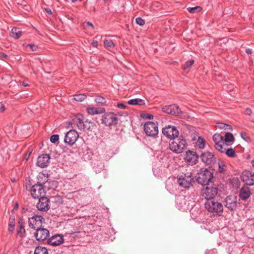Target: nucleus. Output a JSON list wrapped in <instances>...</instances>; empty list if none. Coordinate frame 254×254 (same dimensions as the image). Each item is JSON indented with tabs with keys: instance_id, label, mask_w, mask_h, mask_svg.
Instances as JSON below:
<instances>
[{
	"instance_id": "nucleus-25",
	"label": "nucleus",
	"mask_w": 254,
	"mask_h": 254,
	"mask_svg": "<svg viewBox=\"0 0 254 254\" xmlns=\"http://www.w3.org/2000/svg\"><path fill=\"white\" fill-rule=\"evenodd\" d=\"M37 180L38 181L36 184H39L42 186H44L48 182V176H46L43 173H40L37 177Z\"/></svg>"
},
{
	"instance_id": "nucleus-22",
	"label": "nucleus",
	"mask_w": 254,
	"mask_h": 254,
	"mask_svg": "<svg viewBox=\"0 0 254 254\" xmlns=\"http://www.w3.org/2000/svg\"><path fill=\"white\" fill-rule=\"evenodd\" d=\"M251 193L250 188L244 186L240 190L239 196L242 200H245L250 196Z\"/></svg>"
},
{
	"instance_id": "nucleus-54",
	"label": "nucleus",
	"mask_w": 254,
	"mask_h": 254,
	"mask_svg": "<svg viewBox=\"0 0 254 254\" xmlns=\"http://www.w3.org/2000/svg\"><path fill=\"white\" fill-rule=\"evenodd\" d=\"M0 106H0V111L1 112H3L5 110V106H4V105L3 104H2L1 103H0Z\"/></svg>"
},
{
	"instance_id": "nucleus-28",
	"label": "nucleus",
	"mask_w": 254,
	"mask_h": 254,
	"mask_svg": "<svg viewBox=\"0 0 254 254\" xmlns=\"http://www.w3.org/2000/svg\"><path fill=\"white\" fill-rule=\"evenodd\" d=\"M21 31L16 27H14L11 29L10 36L14 39H18L21 36Z\"/></svg>"
},
{
	"instance_id": "nucleus-63",
	"label": "nucleus",
	"mask_w": 254,
	"mask_h": 254,
	"mask_svg": "<svg viewBox=\"0 0 254 254\" xmlns=\"http://www.w3.org/2000/svg\"><path fill=\"white\" fill-rule=\"evenodd\" d=\"M77 0H71V1H72V2H76Z\"/></svg>"
},
{
	"instance_id": "nucleus-60",
	"label": "nucleus",
	"mask_w": 254,
	"mask_h": 254,
	"mask_svg": "<svg viewBox=\"0 0 254 254\" xmlns=\"http://www.w3.org/2000/svg\"><path fill=\"white\" fill-rule=\"evenodd\" d=\"M18 203H16L15 204V205H14V207L13 209L12 210V211H13L14 210H15V209H18Z\"/></svg>"
},
{
	"instance_id": "nucleus-7",
	"label": "nucleus",
	"mask_w": 254,
	"mask_h": 254,
	"mask_svg": "<svg viewBox=\"0 0 254 254\" xmlns=\"http://www.w3.org/2000/svg\"><path fill=\"white\" fill-rule=\"evenodd\" d=\"M239 204L237 196L232 195L227 196L223 201V205L230 211L235 210Z\"/></svg>"
},
{
	"instance_id": "nucleus-10",
	"label": "nucleus",
	"mask_w": 254,
	"mask_h": 254,
	"mask_svg": "<svg viewBox=\"0 0 254 254\" xmlns=\"http://www.w3.org/2000/svg\"><path fill=\"white\" fill-rule=\"evenodd\" d=\"M162 133L166 137L173 140L178 137L179 134L176 127L173 126H168L163 128Z\"/></svg>"
},
{
	"instance_id": "nucleus-4",
	"label": "nucleus",
	"mask_w": 254,
	"mask_h": 254,
	"mask_svg": "<svg viewBox=\"0 0 254 254\" xmlns=\"http://www.w3.org/2000/svg\"><path fill=\"white\" fill-rule=\"evenodd\" d=\"M213 177V174L207 169H201L197 174L196 181L202 186L209 185Z\"/></svg>"
},
{
	"instance_id": "nucleus-1",
	"label": "nucleus",
	"mask_w": 254,
	"mask_h": 254,
	"mask_svg": "<svg viewBox=\"0 0 254 254\" xmlns=\"http://www.w3.org/2000/svg\"><path fill=\"white\" fill-rule=\"evenodd\" d=\"M177 180L179 185L185 189H189L194 183V178L190 172L183 173L178 175Z\"/></svg>"
},
{
	"instance_id": "nucleus-53",
	"label": "nucleus",
	"mask_w": 254,
	"mask_h": 254,
	"mask_svg": "<svg viewBox=\"0 0 254 254\" xmlns=\"http://www.w3.org/2000/svg\"><path fill=\"white\" fill-rule=\"evenodd\" d=\"M91 44L94 47H97L98 43V41L96 40H93L92 42L91 43Z\"/></svg>"
},
{
	"instance_id": "nucleus-23",
	"label": "nucleus",
	"mask_w": 254,
	"mask_h": 254,
	"mask_svg": "<svg viewBox=\"0 0 254 254\" xmlns=\"http://www.w3.org/2000/svg\"><path fill=\"white\" fill-rule=\"evenodd\" d=\"M73 123H75L78 128L80 130L89 129V127L87 126L88 120L83 122L81 119L78 118L73 120Z\"/></svg>"
},
{
	"instance_id": "nucleus-14",
	"label": "nucleus",
	"mask_w": 254,
	"mask_h": 254,
	"mask_svg": "<svg viewBox=\"0 0 254 254\" xmlns=\"http://www.w3.org/2000/svg\"><path fill=\"white\" fill-rule=\"evenodd\" d=\"M199 155L194 151L188 150L186 152L185 161L190 165L196 164L198 161Z\"/></svg>"
},
{
	"instance_id": "nucleus-56",
	"label": "nucleus",
	"mask_w": 254,
	"mask_h": 254,
	"mask_svg": "<svg viewBox=\"0 0 254 254\" xmlns=\"http://www.w3.org/2000/svg\"><path fill=\"white\" fill-rule=\"evenodd\" d=\"M94 123L91 121H88L87 126L89 127V129L91 127L93 126Z\"/></svg>"
},
{
	"instance_id": "nucleus-44",
	"label": "nucleus",
	"mask_w": 254,
	"mask_h": 254,
	"mask_svg": "<svg viewBox=\"0 0 254 254\" xmlns=\"http://www.w3.org/2000/svg\"><path fill=\"white\" fill-rule=\"evenodd\" d=\"M135 21H136V23L140 25V26H143L145 24V21L144 19H142L140 17H137L136 19H135Z\"/></svg>"
},
{
	"instance_id": "nucleus-3",
	"label": "nucleus",
	"mask_w": 254,
	"mask_h": 254,
	"mask_svg": "<svg viewBox=\"0 0 254 254\" xmlns=\"http://www.w3.org/2000/svg\"><path fill=\"white\" fill-rule=\"evenodd\" d=\"M187 146L186 140L182 136L179 137L176 140H173L169 144L170 149L177 153H182Z\"/></svg>"
},
{
	"instance_id": "nucleus-35",
	"label": "nucleus",
	"mask_w": 254,
	"mask_h": 254,
	"mask_svg": "<svg viewBox=\"0 0 254 254\" xmlns=\"http://www.w3.org/2000/svg\"><path fill=\"white\" fill-rule=\"evenodd\" d=\"M95 102L99 104L103 105L107 102V100L103 97L100 96H97L94 99Z\"/></svg>"
},
{
	"instance_id": "nucleus-34",
	"label": "nucleus",
	"mask_w": 254,
	"mask_h": 254,
	"mask_svg": "<svg viewBox=\"0 0 254 254\" xmlns=\"http://www.w3.org/2000/svg\"><path fill=\"white\" fill-rule=\"evenodd\" d=\"M224 140L225 142H233L235 140V138L232 133L227 132L225 135Z\"/></svg>"
},
{
	"instance_id": "nucleus-39",
	"label": "nucleus",
	"mask_w": 254,
	"mask_h": 254,
	"mask_svg": "<svg viewBox=\"0 0 254 254\" xmlns=\"http://www.w3.org/2000/svg\"><path fill=\"white\" fill-rule=\"evenodd\" d=\"M202 9V8L200 6H196L193 7H189L188 8V10L191 13H195L197 12H199Z\"/></svg>"
},
{
	"instance_id": "nucleus-29",
	"label": "nucleus",
	"mask_w": 254,
	"mask_h": 254,
	"mask_svg": "<svg viewBox=\"0 0 254 254\" xmlns=\"http://www.w3.org/2000/svg\"><path fill=\"white\" fill-rule=\"evenodd\" d=\"M195 143L199 148H204L205 146V140L202 137L198 136L196 141Z\"/></svg>"
},
{
	"instance_id": "nucleus-37",
	"label": "nucleus",
	"mask_w": 254,
	"mask_h": 254,
	"mask_svg": "<svg viewBox=\"0 0 254 254\" xmlns=\"http://www.w3.org/2000/svg\"><path fill=\"white\" fill-rule=\"evenodd\" d=\"M228 157H235L236 156V152L235 150L233 148H228L226 149L225 152H224Z\"/></svg>"
},
{
	"instance_id": "nucleus-59",
	"label": "nucleus",
	"mask_w": 254,
	"mask_h": 254,
	"mask_svg": "<svg viewBox=\"0 0 254 254\" xmlns=\"http://www.w3.org/2000/svg\"><path fill=\"white\" fill-rule=\"evenodd\" d=\"M86 25L87 26H89L91 27L92 28H93V29L94 28L93 25L91 22H86Z\"/></svg>"
},
{
	"instance_id": "nucleus-45",
	"label": "nucleus",
	"mask_w": 254,
	"mask_h": 254,
	"mask_svg": "<svg viewBox=\"0 0 254 254\" xmlns=\"http://www.w3.org/2000/svg\"><path fill=\"white\" fill-rule=\"evenodd\" d=\"M141 117H142L143 119H149L151 120L153 119V115L152 114H144L141 115Z\"/></svg>"
},
{
	"instance_id": "nucleus-18",
	"label": "nucleus",
	"mask_w": 254,
	"mask_h": 254,
	"mask_svg": "<svg viewBox=\"0 0 254 254\" xmlns=\"http://www.w3.org/2000/svg\"><path fill=\"white\" fill-rule=\"evenodd\" d=\"M50 156L48 154H43L37 160V164L41 168L47 167L50 164Z\"/></svg>"
},
{
	"instance_id": "nucleus-41",
	"label": "nucleus",
	"mask_w": 254,
	"mask_h": 254,
	"mask_svg": "<svg viewBox=\"0 0 254 254\" xmlns=\"http://www.w3.org/2000/svg\"><path fill=\"white\" fill-rule=\"evenodd\" d=\"M194 63V61L193 60H190V61H187L186 64L183 67V68L184 69H186L187 68H190L193 65V64Z\"/></svg>"
},
{
	"instance_id": "nucleus-42",
	"label": "nucleus",
	"mask_w": 254,
	"mask_h": 254,
	"mask_svg": "<svg viewBox=\"0 0 254 254\" xmlns=\"http://www.w3.org/2000/svg\"><path fill=\"white\" fill-rule=\"evenodd\" d=\"M241 136L246 141H247L248 142L250 141L251 139H250V137L248 135V134L246 132H242L241 133Z\"/></svg>"
},
{
	"instance_id": "nucleus-5",
	"label": "nucleus",
	"mask_w": 254,
	"mask_h": 254,
	"mask_svg": "<svg viewBox=\"0 0 254 254\" xmlns=\"http://www.w3.org/2000/svg\"><path fill=\"white\" fill-rule=\"evenodd\" d=\"M102 123L107 127L116 126L118 123V118L113 113H104L102 116Z\"/></svg>"
},
{
	"instance_id": "nucleus-26",
	"label": "nucleus",
	"mask_w": 254,
	"mask_h": 254,
	"mask_svg": "<svg viewBox=\"0 0 254 254\" xmlns=\"http://www.w3.org/2000/svg\"><path fill=\"white\" fill-rule=\"evenodd\" d=\"M19 227L17 229L16 235L17 236L23 238L26 236V231L23 224L22 222H19Z\"/></svg>"
},
{
	"instance_id": "nucleus-33",
	"label": "nucleus",
	"mask_w": 254,
	"mask_h": 254,
	"mask_svg": "<svg viewBox=\"0 0 254 254\" xmlns=\"http://www.w3.org/2000/svg\"><path fill=\"white\" fill-rule=\"evenodd\" d=\"M213 140L215 142V144L216 143H224L223 142L224 140L223 136L219 133H215L213 135Z\"/></svg>"
},
{
	"instance_id": "nucleus-51",
	"label": "nucleus",
	"mask_w": 254,
	"mask_h": 254,
	"mask_svg": "<svg viewBox=\"0 0 254 254\" xmlns=\"http://www.w3.org/2000/svg\"><path fill=\"white\" fill-rule=\"evenodd\" d=\"M245 114L250 116L252 114V111L251 109L248 108L245 110Z\"/></svg>"
},
{
	"instance_id": "nucleus-43",
	"label": "nucleus",
	"mask_w": 254,
	"mask_h": 254,
	"mask_svg": "<svg viewBox=\"0 0 254 254\" xmlns=\"http://www.w3.org/2000/svg\"><path fill=\"white\" fill-rule=\"evenodd\" d=\"M59 139V136L58 134H53L50 137V140L52 143H55Z\"/></svg>"
},
{
	"instance_id": "nucleus-38",
	"label": "nucleus",
	"mask_w": 254,
	"mask_h": 254,
	"mask_svg": "<svg viewBox=\"0 0 254 254\" xmlns=\"http://www.w3.org/2000/svg\"><path fill=\"white\" fill-rule=\"evenodd\" d=\"M74 100L78 101L81 102L83 101L86 98V95L85 94H76L74 95Z\"/></svg>"
},
{
	"instance_id": "nucleus-30",
	"label": "nucleus",
	"mask_w": 254,
	"mask_h": 254,
	"mask_svg": "<svg viewBox=\"0 0 254 254\" xmlns=\"http://www.w3.org/2000/svg\"><path fill=\"white\" fill-rule=\"evenodd\" d=\"M15 227V219L13 216H10L9 219L8 228V230L9 232L12 233Z\"/></svg>"
},
{
	"instance_id": "nucleus-2",
	"label": "nucleus",
	"mask_w": 254,
	"mask_h": 254,
	"mask_svg": "<svg viewBox=\"0 0 254 254\" xmlns=\"http://www.w3.org/2000/svg\"><path fill=\"white\" fill-rule=\"evenodd\" d=\"M205 208L209 212L216 213L220 216L223 211V204L214 200H207L204 203Z\"/></svg>"
},
{
	"instance_id": "nucleus-15",
	"label": "nucleus",
	"mask_w": 254,
	"mask_h": 254,
	"mask_svg": "<svg viewBox=\"0 0 254 254\" xmlns=\"http://www.w3.org/2000/svg\"><path fill=\"white\" fill-rule=\"evenodd\" d=\"M200 157L202 162L206 165H210L216 162V158L213 153L210 151H205L201 153Z\"/></svg>"
},
{
	"instance_id": "nucleus-64",
	"label": "nucleus",
	"mask_w": 254,
	"mask_h": 254,
	"mask_svg": "<svg viewBox=\"0 0 254 254\" xmlns=\"http://www.w3.org/2000/svg\"><path fill=\"white\" fill-rule=\"evenodd\" d=\"M104 0V3L107 2L108 1V0Z\"/></svg>"
},
{
	"instance_id": "nucleus-50",
	"label": "nucleus",
	"mask_w": 254,
	"mask_h": 254,
	"mask_svg": "<svg viewBox=\"0 0 254 254\" xmlns=\"http://www.w3.org/2000/svg\"><path fill=\"white\" fill-rule=\"evenodd\" d=\"M225 124L224 123H219L217 124V127L220 129H224L225 128Z\"/></svg>"
},
{
	"instance_id": "nucleus-55",
	"label": "nucleus",
	"mask_w": 254,
	"mask_h": 254,
	"mask_svg": "<svg viewBox=\"0 0 254 254\" xmlns=\"http://www.w3.org/2000/svg\"><path fill=\"white\" fill-rule=\"evenodd\" d=\"M45 10L46 11V12L48 14H52V10H51L50 8H45Z\"/></svg>"
},
{
	"instance_id": "nucleus-62",
	"label": "nucleus",
	"mask_w": 254,
	"mask_h": 254,
	"mask_svg": "<svg viewBox=\"0 0 254 254\" xmlns=\"http://www.w3.org/2000/svg\"><path fill=\"white\" fill-rule=\"evenodd\" d=\"M252 165L254 167V159L252 161Z\"/></svg>"
},
{
	"instance_id": "nucleus-48",
	"label": "nucleus",
	"mask_w": 254,
	"mask_h": 254,
	"mask_svg": "<svg viewBox=\"0 0 254 254\" xmlns=\"http://www.w3.org/2000/svg\"><path fill=\"white\" fill-rule=\"evenodd\" d=\"M225 165L223 164V163H219V172L220 173H224L225 171V170L224 169Z\"/></svg>"
},
{
	"instance_id": "nucleus-57",
	"label": "nucleus",
	"mask_w": 254,
	"mask_h": 254,
	"mask_svg": "<svg viewBox=\"0 0 254 254\" xmlns=\"http://www.w3.org/2000/svg\"><path fill=\"white\" fill-rule=\"evenodd\" d=\"M0 57L1 58H6L7 57V55L5 53H0Z\"/></svg>"
},
{
	"instance_id": "nucleus-13",
	"label": "nucleus",
	"mask_w": 254,
	"mask_h": 254,
	"mask_svg": "<svg viewBox=\"0 0 254 254\" xmlns=\"http://www.w3.org/2000/svg\"><path fill=\"white\" fill-rule=\"evenodd\" d=\"M162 110L163 112L175 116H180L183 114V112L177 104L165 106L162 107Z\"/></svg>"
},
{
	"instance_id": "nucleus-61",
	"label": "nucleus",
	"mask_w": 254,
	"mask_h": 254,
	"mask_svg": "<svg viewBox=\"0 0 254 254\" xmlns=\"http://www.w3.org/2000/svg\"><path fill=\"white\" fill-rule=\"evenodd\" d=\"M22 85L23 86H28V84H27L26 83H25V82H23L22 83Z\"/></svg>"
},
{
	"instance_id": "nucleus-32",
	"label": "nucleus",
	"mask_w": 254,
	"mask_h": 254,
	"mask_svg": "<svg viewBox=\"0 0 254 254\" xmlns=\"http://www.w3.org/2000/svg\"><path fill=\"white\" fill-rule=\"evenodd\" d=\"M34 254H48V252L45 247L38 246L35 249Z\"/></svg>"
},
{
	"instance_id": "nucleus-52",
	"label": "nucleus",
	"mask_w": 254,
	"mask_h": 254,
	"mask_svg": "<svg viewBox=\"0 0 254 254\" xmlns=\"http://www.w3.org/2000/svg\"><path fill=\"white\" fill-rule=\"evenodd\" d=\"M225 130H232V127L228 124H225V128H224Z\"/></svg>"
},
{
	"instance_id": "nucleus-47",
	"label": "nucleus",
	"mask_w": 254,
	"mask_h": 254,
	"mask_svg": "<svg viewBox=\"0 0 254 254\" xmlns=\"http://www.w3.org/2000/svg\"><path fill=\"white\" fill-rule=\"evenodd\" d=\"M26 47H29L32 51H36L38 49V46L34 44H27Z\"/></svg>"
},
{
	"instance_id": "nucleus-36",
	"label": "nucleus",
	"mask_w": 254,
	"mask_h": 254,
	"mask_svg": "<svg viewBox=\"0 0 254 254\" xmlns=\"http://www.w3.org/2000/svg\"><path fill=\"white\" fill-rule=\"evenodd\" d=\"M105 47L108 49H113L115 47L113 42L111 39H106L104 41Z\"/></svg>"
},
{
	"instance_id": "nucleus-12",
	"label": "nucleus",
	"mask_w": 254,
	"mask_h": 254,
	"mask_svg": "<svg viewBox=\"0 0 254 254\" xmlns=\"http://www.w3.org/2000/svg\"><path fill=\"white\" fill-rule=\"evenodd\" d=\"M79 137L78 132L74 129H70L66 132L64 138L66 144L70 146L73 145Z\"/></svg>"
},
{
	"instance_id": "nucleus-11",
	"label": "nucleus",
	"mask_w": 254,
	"mask_h": 254,
	"mask_svg": "<svg viewBox=\"0 0 254 254\" xmlns=\"http://www.w3.org/2000/svg\"><path fill=\"white\" fill-rule=\"evenodd\" d=\"M31 194L35 199H39L45 196L46 191L44 186L39 184H35L31 188Z\"/></svg>"
},
{
	"instance_id": "nucleus-9",
	"label": "nucleus",
	"mask_w": 254,
	"mask_h": 254,
	"mask_svg": "<svg viewBox=\"0 0 254 254\" xmlns=\"http://www.w3.org/2000/svg\"><path fill=\"white\" fill-rule=\"evenodd\" d=\"M45 219L41 215H34L29 218L28 225L30 228L36 230L42 226V224L45 223Z\"/></svg>"
},
{
	"instance_id": "nucleus-21",
	"label": "nucleus",
	"mask_w": 254,
	"mask_h": 254,
	"mask_svg": "<svg viewBox=\"0 0 254 254\" xmlns=\"http://www.w3.org/2000/svg\"><path fill=\"white\" fill-rule=\"evenodd\" d=\"M190 203L185 197L177 199V205L180 210L184 211L190 208Z\"/></svg>"
},
{
	"instance_id": "nucleus-6",
	"label": "nucleus",
	"mask_w": 254,
	"mask_h": 254,
	"mask_svg": "<svg viewBox=\"0 0 254 254\" xmlns=\"http://www.w3.org/2000/svg\"><path fill=\"white\" fill-rule=\"evenodd\" d=\"M144 130L147 136L155 137L158 134L157 123L148 122L144 125Z\"/></svg>"
},
{
	"instance_id": "nucleus-8",
	"label": "nucleus",
	"mask_w": 254,
	"mask_h": 254,
	"mask_svg": "<svg viewBox=\"0 0 254 254\" xmlns=\"http://www.w3.org/2000/svg\"><path fill=\"white\" fill-rule=\"evenodd\" d=\"M217 193V188L209 185L202 190V196L207 200L213 199Z\"/></svg>"
},
{
	"instance_id": "nucleus-49",
	"label": "nucleus",
	"mask_w": 254,
	"mask_h": 254,
	"mask_svg": "<svg viewBox=\"0 0 254 254\" xmlns=\"http://www.w3.org/2000/svg\"><path fill=\"white\" fill-rule=\"evenodd\" d=\"M117 106L119 108L122 109H125L127 107V106L123 103H118Z\"/></svg>"
},
{
	"instance_id": "nucleus-19",
	"label": "nucleus",
	"mask_w": 254,
	"mask_h": 254,
	"mask_svg": "<svg viewBox=\"0 0 254 254\" xmlns=\"http://www.w3.org/2000/svg\"><path fill=\"white\" fill-rule=\"evenodd\" d=\"M242 181L249 186L254 185V173L251 171H245L242 173Z\"/></svg>"
},
{
	"instance_id": "nucleus-20",
	"label": "nucleus",
	"mask_w": 254,
	"mask_h": 254,
	"mask_svg": "<svg viewBox=\"0 0 254 254\" xmlns=\"http://www.w3.org/2000/svg\"><path fill=\"white\" fill-rule=\"evenodd\" d=\"M64 242V238L62 235L57 234L52 236L48 240L49 245L53 246H58Z\"/></svg>"
},
{
	"instance_id": "nucleus-40",
	"label": "nucleus",
	"mask_w": 254,
	"mask_h": 254,
	"mask_svg": "<svg viewBox=\"0 0 254 254\" xmlns=\"http://www.w3.org/2000/svg\"><path fill=\"white\" fill-rule=\"evenodd\" d=\"M223 143H216L215 144V147L216 149L221 153H224L225 152L226 149L223 147L222 145Z\"/></svg>"
},
{
	"instance_id": "nucleus-16",
	"label": "nucleus",
	"mask_w": 254,
	"mask_h": 254,
	"mask_svg": "<svg viewBox=\"0 0 254 254\" xmlns=\"http://www.w3.org/2000/svg\"><path fill=\"white\" fill-rule=\"evenodd\" d=\"M49 230L47 229L41 228V227L36 229V232L34 234L36 240L39 242H43L46 240L49 236Z\"/></svg>"
},
{
	"instance_id": "nucleus-24",
	"label": "nucleus",
	"mask_w": 254,
	"mask_h": 254,
	"mask_svg": "<svg viewBox=\"0 0 254 254\" xmlns=\"http://www.w3.org/2000/svg\"><path fill=\"white\" fill-rule=\"evenodd\" d=\"M87 113L90 115L100 114L105 112V109L102 107H88L86 109Z\"/></svg>"
},
{
	"instance_id": "nucleus-31",
	"label": "nucleus",
	"mask_w": 254,
	"mask_h": 254,
	"mask_svg": "<svg viewBox=\"0 0 254 254\" xmlns=\"http://www.w3.org/2000/svg\"><path fill=\"white\" fill-rule=\"evenodd\" d=\"M57 182L56 181H50L46 183L45 186H44L45 189L48 188V189H55L57 187Z\"/></svg>"
},
{
	"instance_id": "nucleus-46",
	"label": "nucleus",
	"mask_w": 254,
	"mask_h": 254,
	"mask_svg": "<svg viewBox=\"0 0 254 254\" xmlns=\"http://www.w3.org/2000/svg\"><path fill=\"white\" fill-rule=\"evenodd\" d=\"M54 201L57 203L62 204L63 198L60 196H56L54 197Z\"/></svg>"
},
{
	"instance_id": "nucleus-17",
	"label": "nucleus",
	"mask_w": 254,
	"mask_h": 254,
	"mask_svg": "<svg viewBox=\"0 0 254 254\" xmlns=\"http://www.w3.org/2000/svg\"><path fill=\"white\" fill-rule=\"evenodd\" d=\"M39 201L37 204V208L40 211H47L50 209V200L47 197L44 196L38 199Z\"/></svg>"
},
{
	"instance_id": "nucleus-27",
	"label": "nucleus",
	"mask_w": 254,
	"mask_h": 254,
	"mask_svg": "<svg viewBox=\"0 0 254 254\" xmlns=\"http://www.w3.org/2000/svg\"><path fill=\"white\" fill-rule=\"evenodd\" d=\"M127 103L129 105H145V102L144 100L136 98L130 99L128 101Z\"/></svg>"
},
{
	"instance_id": "nucleus-58",
	"label": "nucleus",
	"mask_w": 254,
	"mask_h": 254,
	"mask_svg": "<svg viewBox=\"0 0 254 254\" xmlns=\"http://www.w3.org/2000/svg\"><path fill=\"white\" fill-rule=\"evenodd\" d=\"M246 52L248 54H251L252 53V51L251 49H247L246 50Z\"/></svg>"
}]
</instances>
